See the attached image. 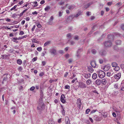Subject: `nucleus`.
I'll use <instances>...</instances> for the list:
<instances>
[{"label":"nucleus","mask_w":124,"mask_h":124,"mask_svg":"<svg viewBox=\"0 0 124 124\" xmlns=\"http://www.w3.org/2000/svg\"><path fill=\"white\" fill-rule=\"evenodd\" d=\"M112 3V2H108L107 3V4L108 6H110Z\"/></svg>","instance_id":"nucleus-53"},{"label":"nucleus","mask_w":124,"mask_h":124,"mask_svg":"<svg viewBox=\"0 0 124 124\" xmlns=\"http://www.w3.org/2000/svg\"><path fill=\"white\" fill-rule=\"evenodd\" d=\"M77 104L78 108H79L80 109L81 106V102L80 99V98L78 99L77 102Z\"/></svg>","instance_id":"nucleus-10"},{"label":"nucleus","mask_w":124,"mask_h":124,"mask_svg":"<svg viewBox=\"0 0 124 124\" xmlns=\"http://www.w3.org/2000/svg\"><path fill=\"white\" fill-rule=\"evenodd\" d=\"M97 73L99 77L101 78H102L104 77L106 75L104 72L101 70H99L98 71Z\"/></svg>","instance_id":"nucleus-2"},{"label":"nucleus","mask_w":124,"mask_h":124,"mask_svg":"<svg viewBox=\"0 0 124 124\" xmlns=\"http://www.w3.org/2000/svg\"><path fill=\"white\" fill-rule=\"evenodd\" d=\"M70 86L68 85H65L64 89H69L70 88Z\"/></svg>","instance_id":"nucleus-32"},{"label":"nucleus","mask_w":124,"mask_h":124,"mask_svg":"<svg viewBox=\"0 0 124 124\" xmlns=\"http://www.w3.org/2000/svg\"><path fill=\"white\" fill-rule=\"evenodd\" d=\"M23 0H22L21 1H19V2L18 3V4H19L20 5H21L22 4H23Z\"/></svg>","instance_id":"nucleus-59"},{"label":"nucleus","mask_w":124,"mask_h":124,"mask_svg":"<svg viewBox=\"0 0 124 124\" xmlns=\"http://www.w3.org/2000/svg\"><path fill=\"white\" fill-rule=\"evenodd\" d=\"M110 66V65H109L104 66L103 68V70L105 71L108 70L109 69Z\"/></svg>","instance_id":"nucleus-12"},{"label":"nucleus","mask_w":124,"mask_h":124,"mask_svg":"<svg viewBox=\"0 0 124 124\" xmlns=\"http://www.w3.org/2000/svg\"><path fill=\"white\" fill-rule=\"evenodd\" d=\"M28 9H25L24 10H23L22 12L21 13H20L19 15V16L20 17L21 16H22L23 14V13L25 12Z\"/></svg>","instance_id":"nucleus-23"},{"label":"nucleus","mask_w":124,"mask_h":124,"mask_svg":"<svg viewBox=\"0 0 124 124\" xmlns=\"http://www.w3.org/2000/svg\"><path fill=\"white\" fill-rule=\"evenodd\" d=\"M92 52L93 54H94L96 53V51L95 49H93L92 50Z\"/></svg>","instance_id":"nucleus-44"},{"label":"nucleus","mask_w":124,"mask_h":124,"mask_svg":"<svg viewBox=\"0 0 124 124\" xmlns=\"http://www.w3.org/2000/svg\"><path fill=\"white\" fill-rule=\"evenodd\" d=\"M37 57H34L32 59V61L33 62H35L37 60Z\"/></svg>","instance_id":"nucleus-55"},{"label":"nucleus","mask_w":124,"mask_h":124,"mask_svg":"<svg viewBox=\"0 0 124 124\" xmlns=\"http://www.w3.org/2000/svg\"><path fill=\"white\" fill-rule=\"evenodd\" d=\"M50 9V7L49 6H47L44 8L45 11H48Z\"/></svg>","instance_id":"nucleus-19"},{"label":"nucleus","mask_w":124,"mask_h":124,"mask_svg":"<svg viewBox=\"0 0 124 124\" xmlns=\"http://www.w3.org/2000/svg\"><path fill=\"white\" fill-rule=\"evenodd\" d=\"M76 56L78 58H79L80 57V54L78 53H76Z\"/></svg>","instance_id":"nucleus-42"},{"label":"nucleus","mask_w":124,"mask_h":124,"mask_svg":"<svg viewBox=\"0 0 124 124\" xmlns=\"http://www.w3.org/2000/svg\"><path fill=\"white\" fill-rule=\"evenodd\" d=\"M35 27H36L35 25H33V27L31 29V30L32 31H33L35 30Z\"/></svg>","instance_id":"nucleus-58"},{"label":"nucleus","mask_w":124,"mask_h":124,"mask_svg":"<svg viewBox=\"0 0 124 124\" xmlns=\"http://www.w3.org/2000/svg\"><path fill=\"white\" fill-rule=\"evenodd\" d=\"M96 116V117H97L98 118V119H96V121H100L102 119V118L101 117H100L98 116Z\"/></svg>","instance_id":"nucleus-31"},{"label":"nucleus","mask_w":124,"mask_h":124,"mask_svg":"<svg viewBox=\"0 0 124 124\" xmlns=\"http://www.w3.org/2000/svg\"><path fill=\"white\" fill-rule=\"evenodd\" d=\"M121 77V73H119L115 74L114 76V77L112 78V79H113L114 78H115L114 80L112 81H118V80Z\"/></svg>","instance_id":"nucleus-3"},{"label":"nucleus","mask_w":124,"mask_h":124,"mask_svg":"<svg viewBox=\"0 0 124 124\" xmlns=\"http://www.w3.org/2000/svg\"><path fill=\"white\" fill-rule=\"evenodd\" d=\"M65 57L67 58H68L69 57V55L68 54H66Z\"/></svg>","instance_id":"nucleus-60"},{"label":"nucleus","mask_w":124,"mask_h":124,"mask_svg":"<svg viewBox=\"0 0 124 124\" xmlns=\"http://www.w3.org/2000/svg\"><path fill=\"white\" fill-rule=\"evenodd\" d=\"M121 4H122L121 3L118 2V3H117L116 5L117 6H120V5H121Z\"/></svg>","instance_id":"nucleus-56"},{"label":"nucleus","mask_w":124,"mask_h":124,"mask_svg":"<svg viewBox=\"0 0 124 124\" xmlns=\"http://www.w3.org/2000/svg\"><path fill=\"white\" fill-rule=\"evenodd\" d=\"M53 122H54L52 119H50L48 122V124H51Z\"/></svg>","instance_id":"nucleus-39"},{"label":"nucleus","mask_w":124,"mask_h":124,"mask_svg":"<svg viewBox=\"0 0 124 124\" xmlns=\"http://www.w3.org/2000/svg\"><path fill=\"white\" fill-rule=\"evenodd\" d=\"M86 14L88 16L90 15L91 14V13L89 12H87L86 13Z\"/></svg>","instance_id":"nucleus-63"},{"label":"nucleus","mask_w":124,"mask_h":124,"mask_svg":"<svg viewBox=\"0 0 124 124\" xmlns=\"http://www.w3.org/2000/svg\"><path fill=\"white\" fill-rule=\"evenodd\" d=\"M49 51L52 55H55L57 54L56 49L54 48H52L50 49Z\"/></svg>","instance_id":"nucleus-4"},{"label":"nucleus","mask_w":124,"mask_h":124,"mask_svg":"<svg viewBox=\"0 0 124 124\" xmlns=\"http://www.w3.org/2000/svg\"><path fill=\"white\" fill-rule=\"evenodd\" d=\"M23 39V37L22 36L21 37H19L18 38H13V39H15V40H19L21 39Z\"/></svg>","instance_id":"nucleus-34"},{"label":"nucleus","mask_w":124,"mask_h":124,"mask_svg":"<svg viewBox=\"0 0 124 124\" xmlns=\"http://www.w3.org/2000/svg\"><path fill=\"white\" fill-rule=\"evenodd\" d=\"M65 97L64 95L63 94L62 95L61 97V101L63 103H64L65 102V100L64 98Z\"/></svg>","instance_id":"nucleus-11"},{"label":"nucleus","mask_w":124,"mask_h":124,"mask_svg":"<svg viewBox=\"0 0 124 124\" xmlns=\"http://www.w3.org/2000/svg\"><path fill=\"white\" fill-rule=\"evenodd\" d=\"M35 89V87L34 86H32L31 87L30 89V90L31 91H33V90Z\"/></svg>","instance_id":"nucleus-51"},{"label":"nucleus","mask_w":124,"mask_h":124,"mask_svg":"<svg viewBox=\"0 0 124 124\" xmlns=\"http://www.w3.org/2000/svg\"><path fill=\"white\" fill-rule=\"evenodd\" d=\"M110 73L109 72V71L107 73V76L108 77H110L111 76L110 75Z\"/></svg>","instance_id":"nucleus-50"},{"label":"nucleus","mask_w":124,"mask_h":124,"mask_svg":"<svg viewBox=\"0 0 124 124\" xmlns=\"http://www.w3.org/2000/svg\"><path fill=\"white\" fill-rule=\"evenodd\" d=\"M97 77V75L96 73H94L92 75V78L94 79H96Z\"/></svg>","instance_id":"nucleus-22"},{"label":"nucleus","mask_w":124,"mask_h":124,"mask_svg":"<svg viewBox=\"0 0 124 124\" xmlns=\"http://www.w3.org/2000/svg\"><path fill=\"white\" fill-rule=\"evenodd\" d=\"M54 20V17L53 16H51L50 17V19H49V21H53Z\"/></svg>","instance_id":"nucleus-49"},{"label":"nucleus","mask_w":124,"mask_h":124,"mask_svg":"<svg viewBox=\"0 0 124 124\" xmlns=\"http://www.w3.org/2000/svg\"><path fill=\"white\" fill-rule=\"evenodd\" d=\"M74 39L76 40H78L79 39L78 36L77 35L75 36L74 37Z\"/></svg>","instance_id":"nucleus-45"},{"label":"nucleus","mask_w":124,"mask_h":124,"mask_svg":"<svg viewBox=\"0 0 124 124\" xmlns=\"http://www.w3.org/2000/svg\"><path fill=\"white\" fill-rule=\"evenodd\" d=\"M67 37L68 38H70L71 37V33H69L67 34Z\"/></svg>","instance_id":"nucleus-40"},{"label":"nucleus","mask_w":124,"mask_h":124,"mask_svg":"<svg viewBox=\"0 0 124 124\" xmlns=\"http://www.w3.org/2000/svg\"><path fill=\"white\" fill-rule=\"evenodd\" d=\"M115 42L116 44L117 45H120L121 43V41L120 40H116Z\"/></svg>","instance_id":"nucleus-26"},{"label":"nucleus","mask_w":124,"mask_h":124,"mask_svg":"<svg viewBox=\"0 0 124 124\" xmlns=\"http://www.w3.org/2000/svg\"><path fill=\"white\" fill-rule=\"evenodd\" d=\"M107 80L105 79H102L101 81V83L103 85H105L107 83Z\"/></svg>","instance_id":"nucleus-21"},{"label":"nucleus","mask_w":124,"mask_h":124,"mask_svg":"<svg viewBox=\"0 0 124 124\" xmlns=\"http://www.w3.org/2000/svg\"><path fill=\"white\" fill-rule=\"evenodd\" d=\"M30 19V17H27L25 19V20L27 21H29Z\"/></svg>","instance_id":"nucleus-52"},{"label":"nucleus","mask_w":124,"mask_h":124,"mask_svg":"<svg viewBox=\"0 0 124 124\" xmlns=\"http://www.w3.org/2000/svg\"><path fill=\"white\" fill-rule=\"evenodd\" d=\"M52 21H49H49L48 22V24H49L52 25L53 24Z\"/></svg>","instance_id":"nucleus-47"},{"label":"nucleus","mask_w":124,"mask_h":124,"mask_svg":"<svg viewBox=\"0 0 124 124\" xmlns=\"http://www.w3.org/2000/svg\"><path fill=\"white\" fill-rule=\"evenodd\" d=\"M65 122L66 124H70V121L68 117L66 116L65 117Z\"/></svg>","instance_id":"nucleus-14"},{"label":"nucleus","mask_w":124,"mask_h":124,"mask_svg":"<svg viewBox=\"0 0 124 124\" xmlns=\"http://www.w3.org/2000/svg\"><path fill=\"white\" fill-rule=\"evenodd\" d=\"M112 65L113 67H115L117 66V63L115 62H113L112 64Z\"/></svg>","instance_id":"nucleus-28"},{"label":"nucleus","mask_w":124,"mask_h":124,"mask_svg":"<svg viewBox=\"0 0 124 124\" xmlns=\"http://www.w3.org/2000/svg\"><path fill=\"white\" fill-rule=\"evenodd\" d=\"M88 71L90 72H92L93 71V69L91 66L88 67Z\"/></svg>","instance_id":"nucleus-15"},{"label":"nucleus","mask_w":124,"mask_h":124,"mask_svg":"<svg viewBox=\"0 0 124 124\" xmlns=\"http://www.w3.org/2000/svg\"><path fill=\"white\" fill-rule=\"evenodd\" d=\"M50 41H48L45 43V44H44V46H46L48 45H49V44H50Z\"/></svg>","instance_id":"nucleus-27"},{"label":"nucleus","mask_w":124,"mask_h":124,"mask_svg":"<svg viewBox=\"0 0 124 124\" xmlns=\"http://www.w3.org/2000/svg\"><path fill=\"white\" fill-rule=\"evenodd\" d=\"M81 14V12L80 11H79L75 15H74V16H70L69 17V18H71L72 19L74 17H77L79 16Z\"/></svg>","instance_id":"nucleus-9"},{"label":"nucleus","mask_w":124,"mask_h":124,"mask_svg":"<svg viewBox=\"0 0 124 124\" xmlns=\"http://www.w3.org/2000/svg\"><path fill=\"white\" fill-rule=\"evenodd\" d=\"M82 51V50L81 49H78L77 52V53H78V54H80L81 52Z\"/></svg>","instance_id":"nucleus-36"},{"label":"nucleus","mask_w":124,"mask_h":124,"mask_svg":"<svg viewBox=\"0 0 124 124\" xmlns=\"http://www.w3.org/2000/svg\"><path fill=\"white\" fill-rule=\"evenodd\" d=\"M1 58L3 59H7L8 58V55L5 54L2 56Z\"/></svg>","instance_id":"nucleus-24"},{"label":"nucleus","mask_w":124,"mask_h":124,"mask_svg":"<svg viewBox=\"0 0 124 124\" xmlns=\"http://www.w3.org/2000/svg\"><path fill=\"white\" fill-rule=\"evenodd\" d=\"M121 28L123 30H124V24H122L121 25Z\"/></svg>","instance_id":"nucleus-64"},{"label":"nucleus","mask_w":124,"mask_h":124,"mask_svg":"<svg viewBox=\"0 0 124 124\" xmlns=\"http://www.w3.org/2000/svg\"><path fill=\"white\" fill-rule=\"evenodd\" d=\"M91 66L93 67L97 68L98 67V65L96 64V62L94 61H93L91 62Z\"/></svg>","instance_id":"nucleus-7"},{"label":"nucleus","mask_w":124,"mask_h":124,"mask_svg":"<svg viewBox=\"0 0 124 124\" xmlns=\"http://www.w3.org/2000/svg\"><path fill=\"white\" fill-rule=\"evenodd\" d=\"M95 82L97 85H100L101 83V80L100 79H97L96 80Z\"/></svg>","instance_id":"nucleus-16"},{"label":"nucleus","mask_w":124,"mask_h":124,"mask_svg":"<svg viewBox=\"0 0 124 124\" xmlns=\"http://www.w3.org/2000/svg\"><path fill=\"white\" fill-rule=\"evenodd\" d=\"M32 42L34 43H38L39 42L37 41V39H34L32 40Z\"/></svg>","instance_id":"nucleus-29"},{"label":"nucleus","mask_w":124,"mask_h":124,"mask_svg":"<svg viewBox=\"0 0 124 124\" xmlns=\"http://www.w3.org/2000/svg\"><path fill=\"white\" fill-rule=\"evenodd\" d=\"M114 69L115 71H118L119 69V67L117 66L115 67Z\"/></svg>","instance_id":"nucleus-33"},{"label":"nucleus","mask_w":124,"mask_h":124,"mask_svg":"<svg viewBox=\"0 0 124 124\" xmlns=\"http://www.w3.org/2000/svg\"><path fill=\"white\" fill-rule=\"evenodd\" d=\"M37 49V50L39 51H41L42 50V48L41 47H38Z\"/></svg>","instance_id":"nucleus-38"},{"label":"nucleus","mask_w":124,"mask_h":124,"mask_svg":"<svg viewBox=\"0 0 124 124\" xmlns=\"http://www.w3.org/2000/svg\"><path fill=\"white\" fill-rule=\"evenodd\" d=\"M24 34V32L23 31H21L20 32L19 34L20 35H23Z\"/></svg>","instance_id":"nucleus-48"},{"label":"nucleus","mask_w":124,"mask_h":124,"mask_svg":"<svg viewBox=\"0 0 124 124\" xmlns=\"http://www.w3.org/2000/svg\"><path fill=\"white\" fill-rule=\"evenodd\" d=\"M72 61V60L71 59H69L68 61V62L69 63H71Z\"/></svg>","instance_id":"nucleus-57"},{"label":"nucleus","mask_w":124,"mask_h":124,"mask_svg":"<svg viewBox=\"0 0 124 124\" xmlns=\"http://www.w3.org/2000/svg\"><path fill=\"white\" fill-rule=\"evenodd\" d=\"M109 71L110 73V75L111 76H112L114 74V72H113L112 70H110Z\"/></svg>","instance_id":"nucleus-35"},{"label":"nucleus","mask_w":124,"mask_h":124,"mask_svg":"<svg viewBox=\"0 0 124 124\" xmlns=\"http://www.w3.org/2000/svg\"><path fill=\"white\" fill-rule=\"evenodd\" d=\"M46 51H44L43 52L41 53V56H44L46 54Z\"/></svg>","instance_id":"nucleus-37"},{"label":"nucleus","mask_w":124,"mask_h":124,"mask_svg":"<svg viewBox=\"0 0 124 124\" xmlns=\"http://www.w3.org/2000/svg\"><path fill=\"white\" fill-rule=\"evenodd\" d=\"M104 45L106 47H109L111 46L112 43L110 41H108L105 42L104 43Z\"/></svg>","instance_id":"nucleus-5"},{"label":"nucleus","mask_w":124,"mask_h":124,"mask_svg":"<svg viewBox=\"0 0 124 124\" xmlns=\"http://www.w3.org/2000/svg\"><path fill=\"white\" fill-rule=\"evenodd\" d=\"M44 74V72H40L39 74V76H42Z\"/></svg>","instance_id":"nucleus-46"},{"label":"nucleus","mask_w":124,"mask_h":124,"mask_svg":"<svg viewBox=\"0 0 124 124\" xmlns=\"http://www.w3.org/2000/svg\"><path fill=\"white\" fill-rule=\"evenodd\" d=\"M17 62L18 64L20 65L22 63V61L20 59H18L17 60Z\"/></svg>","instance_id":"nucleus-25"},{"label":"nucleus","mask_w":124,"mask_h":124,"mask_svg":"<svg viewBox=\"0 0 124 124\" xmlns=\"http://www.w3.org/2000/svg\"><path fill=\"white\" fill-rule=\"evenodd\" d=\"M16 108V107L15 106H13L11 108V109H14V110L13 111V113L14 114H15L16 113V110H15V109Z\"/></svg>","instance_id":"nucleus-30"},{"label":"nucleus","mask_w":124,"mask_h":124,"mask_svg":"<svg viewBox=\"0 0 124 124\" xmlns=\"http://www.w3.org/2000/svg\"><path fill=\"white\" fill-rule=\"evenodd\" d=\"M37 26L38 28H40L41 26L39 23H38L37 25Z\"/></svg>","instance_id":"nucleus-43"},{"label":"nucleus","mask_w":124,"mask_h":124,"mask_svg":"<svg viewBox=\"0 0 124 124\" xmlns=\"http://www.w3.org/2000/svg\"><path fill=\"white\" fill-rule=\"evenodd\" d=\"M100 53L101 55L104 56L106 54V52L104 50H102L100 51Z\"/></svg>","instance_id":"nucleus-13"},{"label":"nucleus","mask_w":124,"mask_h":124,"mask_svg":"<svg viewBox=\"0 0 124 124\" xmlns=\"http://www.w3.org/2000/svg\"><path fill=\"white\" fill-rule=\"evenodd\" d=\"M99 62L100 64H102L103 62V60L102 59H100L99 60Z\"/></svg>","instance_id":"nucleus-54"},{"label":"nucleus","mask_w":124,"mask_h":124,"mask_svg":"<svg viewBox=\"0 0 124 124\" xmlns=\"http://www.w3.org/2000/svg\"><path fill=\"white\" fill-rule=\"evenodd\" d=\"M97 111V110L96 109L93 110H92V111L91 113H95V112L96 111Z\"/></svg>","instance_id":"nucleus-62"},{"label":"nucleus","mask_w":124,"mask_h":124,"mask_svg":"<svg viewBox=\"0 0 124 124\" xmlns=\"http://www.w3.org/2000/svg\"><path fill=\"white\" fill-rule=\"evenodd\" d=\"M82 75L85 78L88 79L90 77L91 74L90 73H85L83 74Z\"/></svg>","instance_id":"nucleus-8"},{"label":"nucleus","mask_w":124,"mask_h":124,"mask_svg":"<svg viewBox=\"0 0 124 124\" xmlns=\"http://www.w3.org/2000/svg\"><path fill=\"white\" fill-rule=\"evenodd\" d=\"M79 87L83 88H85L86 87V85L85 83L82 82L79 83Z\"/></svg>","instance_id":"nucleus-6"},{"label":"nucleus","mask_w":124,"mask_h":124,"mask_svg":"<svg viewBox=\"0 0 124 124\" xmlns=\"http://www.w3.org/2000/svg\"><path fill=\"white\" fill-rule=\"evenodd\" d=\"M92 81L90 79H88L86 82V83L87 85H90L92 83Z\"/></svg>","instance_id":"nucleus-18"},{"label":"nucleus","mask_w":124,"mask_h":124,"mask_svg":"<svg viewBox=\"0 0 124 124\" xmlns=\"http://www.w3.org/2000/svg\"><path fill=\"white\" fill-rule=\"evenodd\" d=\"M62 11H59V15L60 16H61L62 15Z\"/></svg>","instance_id":"nucleus-41"},{"label":"nucleus","mask_w":124,"mask_h":124,"mask_svg":"<svg viewBox=\"0 0 124 124\" xmlns=\"http://www.w3.org/2000/svg\"><path fill=\"white\" fill-rule=\"evenodd\" d=\"M45 108V105L44 103L42 102L39 103V104L37 107V109L39 112L43 110Z\"/></svg>","instance_id":"nucleus-1"},{"label":"nucleus","mask_w":124,"mask_h":124,"mask_svg":"<svg viewBox=\"0 0 124 124\" xmlns=\"http://www.w3.org/2000/svg\"><path fill=\"white\" fill-rule=\"evenodd\" d=\"M118 84H115L114 85V87L115 88H118Z\"/></svg>","instance_id":"nucleus-61"},{"label":"nucleus","mask_w":124,"mask_h":124,"mask_svg":"<svg viewBox=\"0 0 124 124\" xmlns=\"http://www.w3.org/2000/svg\"><path fill=\"white\" fill-rule=\"evenodd\" d=\"M75 7V6L74 5H71L69 7L68 9L70 10H71L74 9Z\"/></svg>","instance_id":"nucleus-17"},{"label":"nucleus","mask_w":124,"mask_h":124,"mask_svg":"<svg viewBox=\"0 0 124 124\" xmlns=\"http://www.w3.org/2000/svg\"><path fill=\"white\" fill-rule=\"evenodd\" d=\"M17 6V5H15L10 10H14L15 11H16L17 10V9H16V8Z\"/></svg>","instance_id":"nucleus-20"}]
</instances>
